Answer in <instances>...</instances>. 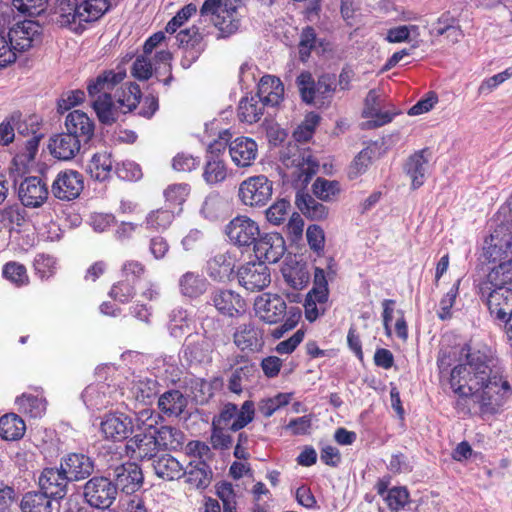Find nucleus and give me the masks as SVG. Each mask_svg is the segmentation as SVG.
Wrapping results in <instances>:
<instances>
[{"mask_svg":"<svg viewBox=\"0 0 512 512\" xmlns=\"http://www.w3.org/2000/svg\"><path fill=\"white\" fill-rule=\"evenodd\" d=\"M209 275L217 280L223 281L231 275L234 262L231 256L227 254H217L209 262Z\"/></svg>","mask_w":512,"mask_h":512,"instance_id":"obj_44","label":"nucleus"},{"mask_svg":"<svg viewBox=\"0 0 512 512\" xmlns=\"http://www.w3.org/2000/svg\"><path fill=\"white\" fill-rule=\"evenodd\" d=\"M190 192V188L187 184H173L170 185L165 191L164 196L168 208L174 210L178 207L180 212L181 205L186 201Z\"/></svg>","mask_w":512,"mask_h":512,"instance_id":"obj_49","label":"nucleus"},{"mask_svg":"<svg viewBox=\"0 0 512 512\" xmlns=\"http://www.w3.org/2000/svg\"><path fill=\"white\" fill-rule=\"evenodd\" d=\"M316 33L312 27H306L302 30L299 41V55L301 61L305 62L309 57L311 50L316 46Z\"/></svg>","mask_w":512,"mask_h":512,"instance_id":"obj_57","label":"nucleus"},{"mask_svg":"<svg viewBox=\"0 0 512 512\" xmlns=\"http://www.w3.org/2000/svg\"><path fill=\"white\" fill-rule=\"evenodd\" d=\"M179 287L184 296L195 298L206 291L207 282L197 273L186 272L179 279Z\"/></svg>","mask_w":512,"mask_h":512,"instance_id":"obj_42","label":"nucleus"},{"mask_svg":"<svg viewBox=\"0 0 512 512\" xmlns=\"http://www.w3.org/2000/svg\"><path fill=\"white\" fill-rule=\"evenodd\" d=\"M117 495L116 486L106 477L95 476L84 485V497L87 503L96 508H108Z\"/></svg>","mask_w":512,"mask_h":512,"instance_id":"obj_7","label":"nucleus"},{"mask_svg":"<svg viewBox=\"0 0 512 512\" xmlns=\"http://www.w3.org/2000/svg\"><path fill=\"white\" fill-rule=\"evenodd\" d=\"M175 210L168 207L152 210L146 216V226L148 229L165 230L173 222Z\"/></svg>","mask_w":512,"mask_h":512,"instance_id":"obj_48","label":"nucleus"},{"mask_svg":"<svg viewBox=\"0 0 512 512\" xmlns=\"http://www.w3.org/2000/svg\"><path fill=\"white\" fill-rule=\"evenodd\" d=\"M183 476L193 488L205 489L211 483L212 471L204 460L195 459L189 462L186 469L183 468Z\"/></svg>","mask_w":512,"mask_h":512,"instance_id":"obj_25","label":"nucleus"},{"mask_svg":"<svg viewBox=\"0 0 512 512\" xmlns=\"http://www.w3.org/2000/svg\"><path fill=\"white\" fill-rule=\"evenodd\" d=\"M228 431H230V429L212 426L210 443L214 449L227 450L232 446L233 439Z\"/></svg>","mask_w":512,"mask_h":512,"instance_id":"obj_63","label":"nucleus"},{"mask_svg":"<svg viewBox=\"0 0 512 512\" xmlns=\"http://www.w3.org/2000/svg\"><path fill=\"white\" fill-rule=\"evenodd\" d=\"M114 480L116 491L120 489L126 494H132L141 487L143 474L137 464L128 462L114 469Z\"/></svg>","mask_w":512,"mask_h":512,"instance_id":"obj_18","label":"nucleus"},{"mask_svg":"<svg viewBox=\"0 0 512 512\" xmlns=\"http://www.w3.org/2000/svg\"><path fill=\"white\" fill-rule=\"evenodd\" d=\"M215 308L222 314L233 317L245 310L244 299L232 290L216 291L212 298Z\"/></svg>","mask_w":512,"mask_h":512,"instance_id":"obj_24","label":"nucleus"},{"mask_svg":"<svg viewBox=\"0 0 512 512\" xmlns=\"http://www.w3.org/2000/svg\"><path fill=\"white\" fill-rule=\"evenodd\" d=\"M285 282L293 289L300 290L309 283L310 274L303 263L290 260L282 267Z\"/></svg>","mask_w":512,"mask_h":512,"instance_id":"obj_29","label":"nucleus"},{"mask_svg":"<svg viewBox=\"0 0 512 512\" xmlns=\"http://www.w3.org/2000/svg\"><path fill=\"white\" fill-rule=\"evenodd\" d=\"M101 431L108 439L124 440L133 432L132 419L123 413L106 415Z\"/></svg>","mask_w":512,"mask_h":512,"instance_id":"obj_21","label":"nucleus"},{"mask_svg":"<svg viewBox=\"0 0 512 512\" xmlns=\"http://www.w3.org/2000/svg\"><path fill=\"white\" fill-rule=\"evenodd\" d=\"M409 493L404 487H393L384 497L388 506L395 511L402 509L408 502Z\"/></svg>","mask_w":512,"mask_h":512,"instance_id":"obj_61","label":"nucleus"},{"mask_svg":"<svg viewBox=\"0 0 512 512\" xmlns=\"http://www.w3.org/2000/svg\"><path fill=\"white\" fill-rule=\"evenodd\" d=\"M484 281L502 286L512 283V258L500 262L498 266L491 269Z\"/></svg>","mask_w":512,"mask_h":512,"instance_id":"obj_51","label":"nucleus"},{"mask_svg":"<svg viewBox=\"0 0 512 512\" xmlns=\"http://www.w3.org/2000/svg\"><path fill=\"white\" fill-rule=\"evenodd\" d=\"M83 144L76 136L68 132L54 135L50 138L48 149L50 154L61 161H69L76 157Z\"/></svg>","mask_w":512,"mask_h":512,"instance_id":"obj_17","label":"nucleus"},{"mask_svg":"<svg viewBox=\"0 0 512 512\" xmlns=\"http://www.w3.org/2000/svg\"><path fill=\"white\" fill-rule=\"evenodd\" d=\"M296 85L301 99L307 104H312L316 97V83L308 71L301 72L296 78Z\"/></svg>","mask_w":512,"mask_h":512,"instance_id":"obj_50","label":"nucleus"},{"mask_svg":"<svg viewBox=\"0 0 512 512\" xmlns=\"http://www.w3.org/2000/svg\"><path fill=\"white\" fill-rule=\"evenodd\" d=\"M226 234L235 245L244 247L255 243L260 236L258 224L247 216H237L226 226Z\"/></svg>","mask_w":512,"mask_h":512,"instance_id":"obj_10","label":"nucleus"},{"mask_svg":"<svg viewBox=\"0 0 512 512\" xmlns=\"http://www.w3.org/2000/svg\"><path fill=\"white\" fill-rule=\"evenodd\" d=\"M190 327V320L184 310L173 311L170 322V333L174 337H181Z\"/></svg>","mask_w":512,"mask_h":512,"instance_id":"obj_62","label":"nucleus"},{"mask_svg":"<svg viewBox=\"0 0 512 512\" xmlns=\"http://www.w3.org/2000/svg\"><path fill=\"white\" fill-rule=\"evenodd\" d=\"M426 150L414 153L405 164L407 175L411 179L412 188L417 189L424 184L428 159L424 156Z\"/></svg>","mask_w":512,"mask_h":512,"instance_id":"obj_33","label":"nucleus"},{"mask_svg":"<svg viewBox=\"0 0 512 512\" xmlns=\"http://www.w3.org/2000/svg\"><path fill=\"white\" fill-rule=\"evenodd\" d=\"M203 177L208 184H216L226 179L227 167L221 156L206 155Z\"/></svg>","mask_w":512,"mask_h":512,"instance_id":"obj_41","label":"nucleus"},{"mask_svg":"<svg viewBox=\"0 0 512 512\" xmlns=\"http://www.w3.org/2000/svg\"><path fill=\"white\" fill-rule=\"evenodd\" d=\"M284 238L276 232L259 236L253 244V251L259 262L276 263L285 253Z\"/></svg>","mask_w":512,"mask_h":512,"instance_id":"obj_12","label":"nucleus"},{"mask_svg":"<svg viewBox=\"0 0 512 512\" xmlns=\"http://www.w3.org/2000/svg\"><path fill=\"white\" fill-rule=\"evenodd\" d=\"M48 188L41 178L30 176L25 178L18 187V197L25 207L37 208L48 198Z\"/></svg>","mask_w":512,"mask_h":512,"instance_id":"obj_14","label":"nucleus"},{"mask_svg":"<svg viewBox=\"0 0 512 512\" xmlns=\"http://www.w3.org/2000/svg\"><path fill=\"white\" fill-rule=\"evenodd\" d=\"M153 73V66L148 55L142 54L138 56L131 69V74L136 79L143 81L148 80Z\"/></svg>","mask_w":512,"mask_h":512,"instance_id":"obj_59","label":"nucleus"},{"mask_svg":"<svg viewBox=\"0 0 512 512\" xmlns=\"http://www.w3.org/2000/svg\"><path fill=\"white\" fill-rule=\"evenodd\" d=\"M290 401V394L280 393L273 398L260 401L258 410L264 417H270L281 407L287 405Z\"/></svg>","mask_w":512,"mask_h":512,"instance_id":"obj_54","label":"nucleus"},{"mask_svg":"<svg viewBox=\"0 0 512 512\" xmlns=\"http://www.w3.org/2000/svg\"><path fill=\"white\" fill-rule=\"evenodd\" d=\"M217 495L223 502V512H235L236 501L231 483L222 482L217 485Z\"/></svg>","mask_w":512,"mask_h":512,"instance_id":"obj_64","label":"nucleus"},{"mask_svg":"<svg viewBox=\"0 0 512 512\" xmlns=\"http://www.w3.org/2000/svg\"><path fill=\"white\" fill-rule=\"evenodd\" d=\"M228 152L235 166L247 168L252 166L258 157V145L252 138L241 136L229 142Z\"/></svg>","mask_w":512,"mask_h":512,"instance_id":"obj_15","label":"nucleus"},{"mask_svg":"<svg viewBox=\"0 0 512 512\" xmlns=\"http://www.w3.org/2000/svg\"><path fill=\"white\" fill-rule=\"evenodd\" d=\"M273 192L272 182L264 175L252 176L244 180L239 186L241 202L250 207L264 206L271 198Z\"/></svg>","mask_w":512,"mask_h":512,"instance_id":"obj_6","label":"nucleus"},{"mask_svg":"<svg viewBox=\"0 0 512 512\" xmlns=\"http://www.w3.org/2000/svg\"><path fill=\"white\" fill-rule=\"evenodd\" d=\"M26 431L22 418L14 413L6 414L0 418V437L7 441L21 439Z\"/></svg>","mask_w":512,"mask_h":512,"instance_id":"obj_36","label":"nucleus"},{"mask_svg":"<svg viewBox=\"0 0 512 512\" xmlns=\"http://www.w3.org/2000/svg\"><path fill=\"white\" fill-rule=\"evenodd\" d=\"M69 479L63 469L45 468L39 476L41 492L52 499H62L67 492Z\"/></svg>","mask_w":512,"mask_h":512,"instance_id":"obj_16","label":"nucleus"},{"mask_svg":"<svg viewBox=\"0 0 512 512\" xmlns=\"http://www.w3.org/2000/svg\"><path fill=\"white\" fill-rule=\"evenodd\" d=\"M254 311L256 316L267 324H276L288 314L285 300L280 295L272 293L257 296Z\"/></svg>","mask_w":512,"mask_h":512,"instance_id":"obj_8","label":"nucleus"},{"mask_svg":"<svg viewBox=\"0 0 512 512\" xmlns=\"http://www.w3.org/2000/svg\"><path fill=\"white\" fill-rule=\"evenodd\" d=\"M108 0H79V24L101 18L111 7Z\"/></svg>","mask_w":512,"mask_h":512,"instance_id":"obj_37","label":"nucleus"},{"mask_svg":"<svg viewBox=\"0 0 512 512\" xmlns=\"http://www.w3.org/2000/svg\"><path fill=\"white\" fill-rule=\"evenodd\" d=\"M308 245L312 251L320 254L325 247V233L319 225H310L306 230Z\"/></svg>","mask_w":512,"mask_h":512,"instance_id":"obj_58","label":"nucleus"},{"mask_svg":"<svg viewBox=\"0 0 512 512\" xmlns=\"http://www.w3.org/2000/svg\"><path fill=\"white\" fill-rule=\"evenodd\" d=\"M61 468L69 481H78L92 474L94 463L84 454L71 453L61 461Z\"/></svg>","mask_w":512,"mask_h":512,"instance_id":"obj_20","label":"nucleus"},{"mask_svg":"<svg viewBox=\"0 0 512 512\" xmlns=\"http://www.w3.org/2000/svg\"><path fill=\"white\" fill-rule=\"evenodd\" d=\"M254 412V403L252 401H245L240 410H238L237 405L227 403L224 405L219 415L213 418L212 426L222 427L236 432L253 420Z\"/></svg>","mask_w":512,"mask_h":512,"instance_id":"obj_5","label":"nucleus"},{"mask_svg":"<svg viewBox=\"0 0 512 512\" xmlns=\"http://www.w3.org/2000/svg\"><path fill=\"white\" fill-rule=\"evenodd\" d=\"M141 98V90L138 84L129 83L122 88L117 98L118 108L123 112L127 113L134 110Z\"/></svg>","mask_w":512,"mask_h":512,"instance_id":"obj_47","label":"nucleus"},{"mask_svg":"<svg viewBox=\"0 0 512 512\" xmlns=\"http://www.w3.org/2000/svg\"><path fill=\"white\" fill-rule=\"evenodd\" d=\"M265 106L257 95L246 96L239 102L237 109L238 119L243 123H256L261 119Z\"/></svg>","mask_w":512,"mask_h":512,"instance_id":"obj_28","label":"nucleus"},{"mask_svg":"<svg viewBox=\"0 0 512 512\" xmlns=\"http://www.w3.org/2000/svg\"><path fill=\"white\" fill-rule=\"evenodd\" d=\"M212 342L199 334H189L183 344V357L190 363L202 364L211 361Z\"/></svg>","mask_w":512,"mask_h":512,"instance_id":"obj_19","label":"nucleus"},{"mask_svg":"<svg viewBox=\"0 0 512 512\" xmlns=\"http://www.w3.org/2000/svg\"><path fill=\"white\" fill-rule=\"evenodd\" d=\"M3 275L6 279L16 285H24L28 282V275L24 265L17 262H9L3 268Z\"/></svg>","mask_w":512,"mask_h":512,"instance_id":"obj_56","label":"nucleus"},{"mask_svg":"<svg viewBox=\"0 0 512 512\" xmlns=\"http://www.w3.org/2000/svg\"><path fill=\"white\" fill-rule=\"evenodd\" d=\"M187 403V398L179 390H169L159 397L158 407L168 416H179Z\"/></svg>","mask_w":512,"mask_h":512,"instance_id":"obj_35","label":"nucleus"},{"mask_svg":"<svg viewBox=\"0 0 512 512\" xmlns=\"http://www.w3.org/2000/svg\"><path fill=\"white\" fill-rule=\"evenodd\" d=\"M289 209V201L280 199L266 210V218L271 224L279 225L285 221Z\"/></svg>","mask_w":512,"mask_h":512,"instance_id":"obj_55","label":"nucleus"},{"mask_svg":"<svg viewBox=\"0 0 512 512\" xmlns=\"http://www.w3.org/2000/svg\"><path fill=\"white\" fill-rule=\"evenodd\" d=\"M92 105L101 123L111 125L117 120L118 107L113 103L111 94L92 98Z\"/></svg>","mask_w":512,"mask_h":512,"instance_id":"obj_39","label":"nucleus"},{"mask_svg":"<svg viewBox=\"0 0 512 512\" xmlns=\"http://www.w3.org/2000/svg\"><path fill=\"white\" fill-rule=\"evenodd\" d=\"M295 203L298 209L312 220H323L328 216V208L307 193L298 192Z\"/></svg>","mask_w":512,"mask_h":512,"instance_id":"obj_34","label":"nucleus"},{"mask_svg":"<svg viewBox=\"0 0 512 512\" xmlns=\"http://www.w3.org/2000/svg\"><path fill=\"white\" fill-rule=\"evenodd\" d=\"M313 193L321 200L328 201L340 191L339 182L317 178L312 185Z\"/></svg>","mask_w":512,"mask_h":512,"instance_id":"obj_53","label":"nucleus"},{"mask_svg":"<svg viewBox=\"0 0 512 512\" xmlns=\"http://www.w3.org/2000/svg\"><path fill=\"white\" fill-rule=\"evenodd\" d=\"M503 230V227L496 229L490 236L491 242L489 246L484 248V256L490 262L501 261L503 255L507 256V250L512 247L511 235H505L503 238L500 237Z\"/></svg>","mask_w":512,"mask_h":512,"instance_id":"obj_30","label":"nucleus"},{"mask_svg":"<svg viewBox=\"0 0 512 512\" xmlns=\"http://www.w3.org/2000/svg\"><path fill=\"white\" fill-rule=\"evenodd\" d=\"M137 422L139 428L143 430L135 434L126 443L127 455L135 460L151 459L158 451V445L153 431L156 420L153 418V412L144 409L138 413Z\"/></svg>","mask_w":512,"mask_h":512,"instance_id":"obj_3","label":"nucleus"},{"mask_svg":"<svg viewBox=\"0 0 512 512\" xmlns=\"http://www.w3.org/2000/svg\"><path fill=\"white\" fill-rule=\"evenodd\" d=\"M126 76L125 71L114 72L112 70L104 71L99 74L95 80L88 86V94L91 98L98 95L110 94L114 87L119 84Z\"/></svg>","mask_w":512,"mask_h":512,"instance_id":"obj_27","label":"nucleus"},{"mask_svg":"<svg viewBox=\"0 0 512 512\" xmlns=\"http://www.w3.org/2000/svg\"><path fill=\"white\" fill-rule=\"evenodd\" d=\"M155 474L165 480H175L183 476L182 464L173 456L164 454L153 461Z\"/></svg>","mask_w":512,"mask_h":512,"instance_id":"obj_31","label":"nucleus"},{"mask_svg":"<svg viewBox=\"0 0 512 512\" xmlns=\"http://www.w3.org/2000/svg\"><path fill=\"white\" fill-rule=\"evenodd\" d=\"M257 373L258 369L254 363L245 362L231 374L228 389L235 394H240L256 378Z\"/></svg>","mask_w":512,"mask_h":512,"instance_id":"obj_32","label":"nucleus"},{"mask_svg":"<svg viewBox=\"0 0 512 512\" xmlns=\"http://www.w3.org/2000/svg\"><path fill=\"white\" fill-rule=\"evenodd\" d=\"M257 95L266 106H277L284 96V86L279 78L263 76L258 83Z\"/></svg>","mask_w":512,"mask_h":512,"instance_id":"obj_23","label":"nucleus"},{"mask_svg":"<svg viewBox=\"0 0 512 512\" xmlns=\"http://www.w3.org/2000/svg\"><path fill=\"white\" fill-rule=\"evenodd\" d=\"M22 512H52V498L39 492L26 493L20 504Z\"/></svg>","mask_w":512,"mask_h":512,"instance_id":"obj_40","label":"nucleus"},{"mask_svg":"<svg viewBox=\"0 0 512 512\" xmlns=\"http://www.w3.org/2000/svg\"><path fill=\"white\" fill-rule=\"evenodd\" d=\"M235 0H205L200 8V17L218 29L219 37H229L240 27V16Z\"/></svg>","mask_w":512,"mask_h":512,"instance_id":"obj_2","label":"nucleus"},{"mask_svg":"<svg viewBox=\"0 0 512 512\" xmlns=\"http://www.w3.org/2000/svg\"><path fill=\"white\" fill-rule=\"evenodd\" d=\"M16 403L21 413L27 414L32 418L41 417L46 410L45 399L32 394H22L16 399Z\"/></svg>","mask_w":512,"mask_h":512,"instance_id":"obj_45","label":"nucleus"},{"mask_svg":"<svg viewBox=\"0 0 512 512\" xmlns=\"http://www.w3.org/2000/svg\"><path fill=\"white\" fill-rule=\"evenodd\" d=\"M460 284V280H458L453 286L449 289V291L444 295V297L440 300L439 306L440 310L438 311V317L441 320H446L451 318L452 313L451 309L455 303L456 297L458 295V287Z\"/></svg>","mask_w":512,"mask_h":512,"instance_id":"obj_60","label":"nucleus"},{"mask_svg":"<svg viewBox=\"0 0 512 512\" xmlns=\"http://www.w3.org/2000/svg\"><path fill=\"white\" fill-rule=\"evenodd\" d=\"M158 448L167 450H177L184 443V434L182 431L171 426H161L159 429L153 427Z\"/></svg>","mask_w":512,"mask_h":512,"instance_id":"obj_38","label":"nucleus"},{"mask_svg":"<svg viewBox=\"0 0 512 512\" xmlns=\"http://www.w3.org/2000/svg\"><path fill=\"white\" fill-rule=\"evenodd\" d=\"M79 0H59L55 8L56 22L60 26H69L79 23Z\"/></svg>","mask_w":512,"mask_h":512,"instance_id":"obj_43","label":"nucleus"},{"mask_svg":"<svg viewBox=\"0 0 512 512\" xmlns=\"http://www.w3.org/2000/svg\"><path fill=\"white\" fill-rule=\"evenodd\" d=\"M234 343L243 351H258L264 344L261 331L252 324H242L237 327Z\"/></svg>","mask_w":512,"mask_h":512,"instance_id":"obj_26","label":"nucleus"},{"mask_svg":"<svg viewBox=\"0 0 512 512\" xmlns=\"http://www.w3.org/2000/svg\"><path fill=\"white\" fill-rule=\"evenodd\" d=\"M372 150L369 148L361 150L354 158L348 169V178L357 179L364 174L372 163Z\"/></svg>","mask_w":512,"mask_h":512,"instance_id":"obj_52","label":"nucleus"},{"mask_svg":"<svg viewBox=\"0 0 512 512\" xmlns=\"http://www.w3.org/2000/svg\"><path fill=\"white\" fill-rule=\"evenodd\" d=\"M479 295L487 305L491 315H494L497 319L504 320L512 312L511 288L483 281L479 284Z\"/></svg>","mask_w":512,"mask_h":512,"instance_id":"obj_4","label":"nucleus"},{"mask_svg":"<svg viewBox=\"0 0 512 512\" xmlns=\"http://www.w3.org/2000/svg\"><path fill=\"white\" fill-rule=\"evenodd\" d=\"M84 188L82 175L74 170L60 172L54 180L51 191L53 195L65 201L77 198Z\"/></svg>","mask_w":512,"mask_h":512,"instance_id":"obj_13","label":"nucleus"},{"mask_svg":"<svg viewBox=\"0 0 512 512\" xmlns=\"http://www.w3.org/2000/svg\"><path fill=\"white\" fill-rule=\"evenodd\" d=\"M238 282L246 290L255 292L264 290L271 283L269 268L263 262H249L237 271Z\"/></svg>","mask_w":512,"mask_h":512,"instance_id":"obj_9","label":"nucleus"},{"mask_svg":"<svg viewBox=\"0 0 512 512\" xmlns=\"http://www.w3.org/2000/svg\"><path fill=\"white\" fill-rule=\"evenodd\" d=\"M41 26L31 20H24L14 25L8 36L12 42V48L17 53H22L40 42Z\"/></svg>","mask_w":512,"mask_h":512,"instance_id":"obj_11","label":"nucleus"},{"mask_svg":"<svg viewBox=\"0 0 512 512\" xmlns=\"http://www.w3.org/2000/svg\"><path fill=\"white\" fill-rule=\"evenodd\" d=\"M461 353L466 363L454 367L450 375V386L458 395L454 408L461 416L495 421L512 397V386L507 377L493 369L495 360L488 348L465 346Z\"/></svg>","mask_w":512,"mask_h":512,"instance_id":"obj_1","label":"nucleus"},{"mask_svg":"<svg viewBox=\"0 0 512 512\" xmlns=\"http://www.w3.org/2000/svg\"><path fill=\"white\" fill-rule=\"evenodd\" d=\"M112 167L113 161L110 154L106 152L96 153L89 164V172L94 179L104 181L109 178Z\"/></svg>","mask_w":512,"mask_h":512,"instance_id":"obj_46","label":"nucleus"},{"mask_svg":"<svg viewBox=\"0 0 512 512\" xmlns=\"http://www.w3.org/2000/svg\"><path fill=\"white\" fill-rule=\"evenodd\" d=\"M65 127L69 134L76 136L83 144L94 135V122L80 110H74L66 116Z\"/></svg>","mask_w":512,"mask_h":512,"instance_id":"obj_22","label":"nucleus"}]
</instances>
